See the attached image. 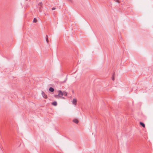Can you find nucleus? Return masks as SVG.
<instances>
[{"instance_id": "nucleus-1", "label": "nucleus", "mask_w": 153, "mask_h": 153, "mask_svg": "<svg viewBox=\"0 0 153 153\" xmlns=\"http://www.w3.org/2000/svg\"><path fill=\"white\" fill-rule=\"evenodd\" d=\"M58 95H55V97L56 98H57L58 96H63V92L61 90H59L58 91Z\"/></svg>"}, {"instance_id": "nucleus-2", "label": "nucleus", "mask_w": 153, "mask_h": 153, "mask_svg": "<svg viewBox=\"0 0 153 153\" xmlns=\"http://www.w3.org/2000/svg\"><path fill=\"white\" fill-rule=\"evenodd\" d=\"M42 97L45 99H47L48 97L47 95L45 94V93L43 91H42Z\"/></svg>"}, {"instance_id": "nucleus-3", "label": "nucleus", "mask_w": 153, "mask_h": 153, "mask_svg": "<svg viewBox=\"0 0 153 153\" xmlns=\"http://www.w3.org/2000/svg\"><path fill=\"white\" fill-rule=\"evenodd\" d=\"M77 100L75 99H74L72 101V103L74 105H76Z\"/></svg>"}, {"instance_id": "nucleus-4", "label": "nucleus", "mask_w": 153, "mask_h": 153, "mask_svg": "<svg viewBox=\"0 0 153 153\" xmlns=\"http://www.w3.org/2000/svg\"><path fill=\"white\" fill-rule=\"evenodd\" d=\"M42 2H40L38 4V6L39 7V9H42Z\"/></svg>"}, {"instance_id": "nucleus-5", "label": "nucleus", "mask_w": 153, "mask_h": 153, "mask_svg": "<svg viewBox=\"0 0 153 153\" xmlns=\"http://www.w3.org/2000/svg\"><path fill=\"white\" fill-rule=\"evenodd\" d=\"M49 91H50V92H53L54 91V89L52 87H50L49 88Z\"/></svg>"}, {"instance_id": "nucleus-6", "label": "nucleus", "mask_w": 153, "mask_h": 153, "mask_svg": "<svg viewBox=\"0 0 153 153\" xmlns=\"http://www.w3.org/2000/svg\"><path fill=\"white\" fill-rule=\"evenodd\" d=\"M140 124L141 126H143V127H145V125L144 123H143L142 122H140Z\"/></svg>"}, {"instance_id": "nucleus-7", "label": "nucleus", "mask_w": 153, "mask_h": 153, "mask_svg": "<svg viewBox=\"0 0 153 153\" xmlns=\"http://www.w3.org/2000/svg\"><path fill=\"white\" fill-rule=\"evenodd\" d=\"M52 105L54 106H56L57 105V103L56 102L54 101L52 103Z\"/></svg>"}, {"instance_id": "nucleus-8", "label": "nucleus", "mask_w": 153, "mask_h": 153, "mask_svg": "<svg viewBox=\"0 0 153 153\" xmlns=\"http://www.w3.org/2000/svg\"><path fill=\"white\" fill-rule=\"evenodd\" d=\"M73 121L76 123H78V120L76 119H74Z\"/></svg>"}, {"instance_id": "nucleus-9", "label": "nucleus", "mask_w": 153, "mask_h": 153, "mask_svg": "<svg viewBox=\"0 0 153 153\" xmlns=\"http://www.w3.org/2000/svg\"><path fill=\"white\" fill-rule=\"evenodd\" d=\"M47 43L48 42V36L47 35H46L45 37Z\"/></svg>"}, {"instance_id": "nucleus-10", "label": "nucleus", "mask_w": 153, "mask_h": 153, "mask_svg": "<svg viewBox=\"0 0 153 153\" xmlns=\"http://www.w3.org/2000/svg\"><path fill=\"white\" fill-rule=\"evenodd\" d=\"M37 19L36 18H34V19H33V22H34V23H36L37 22Z\"/></svg>"}, {"instance_id": "nucleus-11", "label": "nucleus", "mask_w": 153, "mask_h": 153, "mask_svg": "<svg viewBox=\"0 0 153 153\" xmlns=\"http://www.w3.org/2000/svg\"><path fill=\"white\" fill-rule=\"evenodd\" d=\"M63 95L64 96H67V93L65 91H64L63 92Z\"/></svg>"}, {"instance_id": "nucleus-12", "label": "nucleus", "mask_w": 153, "mask_h": 153, "mask_svg": "<svg viewBox=\"0 0 153 153\" xmlns=\"http://www.w3.org/2000/svg\"><path fill=\"white\" fill-rule=\"evenodd\" d=\"M115 1L117 2L118 3H120V1L118 0H115Z\"/></svg>"}, {"instance_id": "nucleus-13", "label": "nucleus", "mask_w": 153, "mask_h": 153, "mask_svg": "<svg viewBox=\"0 0 153 153\" xmlns=\"http://www.w3.org/2000/svg\"><path fill=\"white\" fill-rule=\"evenodd\" d=\"M60 97L61 98H62V99H65V98L64 97H62V96H60Z\"/></svg>"}, {"instance_id": "nucleus-14", "label": "nucleus", "mask_w": 153, "mask_h": 153, "mask_svg": "<svg viewBox=\"0 0 153 153\" xmlns=\"http://www.w3.org/2000/svg\"><path fill=\"white\" fill-rule=\"evenodd\" d=\"M39 11L40 12H42V9H39Z\"/></svg>"}, {"instance_id": "nucleus-15", "label": "nucleus", "mask_w": 153, "mask_h": 153, "mask_svg": "<svg viewBox=\"0 0 153 153\" xmlns=\"http://www.w3.org/2000/svg\"><path fill=\"white\" fill-rule=\"evenodd\" d=\"M56 9V8L55 7H53L52 8V10H54Z\"/></svg>"}, {"instance_id": "nucleus-16", "label": "nucleus", "mask_w": 153, "mask_h": 153, "mask_svg": "<svg viewBox=\"0 0 153 153\" xmlns=\"http://www.w3.org/2000/svg\"><path fill=\"white\" fill-rule=\"evenodd\" d=\"M112 80L113 81L114 80V78L113 76V77H112Z\"/></svg>"}, {"instance_id": "nucleus-17", "label": "nucleus", "mask_w": 153, "mask_h": 153, "mask_svg": "<svg viewBox=\"0 0 153 153\" xmlns=\"http://www.w3.org/2000/svg\"><path fill=\"white\" fill-rule=\"evenodd\" d=\"M65 81H66V80H65V81H64V82H65Z\"/></svg>"}, {"instance_id": "nucleus-18", "label": "nucleus", "mask_w": 153, "mask_h": 153, "mask_svg": "<svg viewBox=\"0 0 153 153\" xmlns=\"http://www.w3.org/2000/svg\"><path fill=\"white\" fill-rule=\"evenodd\" d=\"M69 1H71V0H69Z\"/></svg>"}, {"instance_id": "nucleus-19", "label": "nucleus", "mask_w": 153, "mask_h": 153, "mask_svg": "<svg viewBox=\"0 0 153 153\" xmlns=\"http://www.w3.org/2000/svg\"><path fill=\"white\" fill-rule=\"evenodd\" d=\"M26 1H27L28 0H26Z\"/></svg>"}]
</instances>
